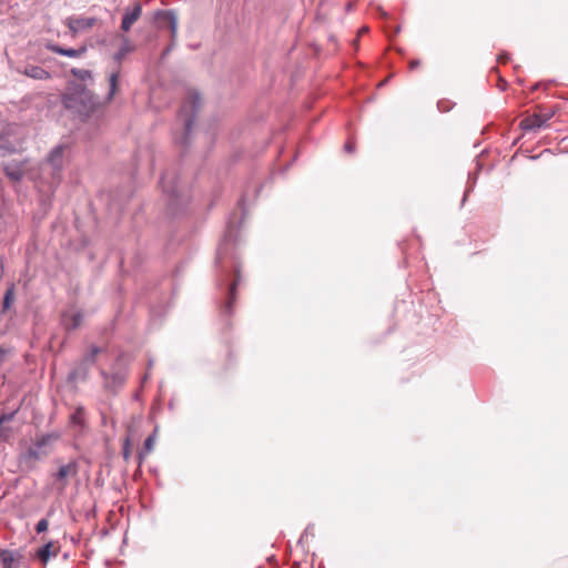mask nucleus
I'll list each match as a JSON object with an SVG mask.
<instances>
[{
  "instance_id": "obj_1",
  "label": "nucleus",
  "mask_w": 568,
  "mask_h": 568,
  "mask_svg": "<svg viewBox=\"0 0 568 568\" xmlns=\"http://www.w3.org/2000/svg\"><path fill=\"white\" fill-rule=\"evenodd\" d=\"M63 104L84 119L94 112L99 102L91 91L82 85H75L63 95Z\"/></svg>"
},
{
  "instance_id": "obj_2",
  "label": "nucleus",
  "mask_w": 568,
  "mask_h": 568,
  "mask_svg": "<svg viewBox=\"0 0 568 568\" xmlns=\"http://www.w3.org/2000/svg\"><path fill=\"white\" fill-rule=\"evenodd\" d=\"M163 192L168 199V205L173 210L175 205L187 201V190L179 180L175 172H166L161 179Z\"/></svg>"
},
{
  "instance_id": "obj_3",
  "label": "nucleus",
  "mask_w": 568,
  "mask_h": 568,
  "mask_svg": "<svg viewBox=\"0 0 568 568\" xmlns=\"http://www.w3.org/2000/svg\"><path fill=\"white\" fill-rule=\"evenodd\" d=\"M152 24L161 36L174 38L176 33V18L168 10L155 11L152 16Z\"/></svg>"
},
{
  "instance_id": "obj_4",
  "label": "nucleus",
  "mask_w": 568,
  "mask_h": 568,
  "mask_svg": "<svg viewBox=\"0 0 568 568\" xmlns=\"http://www.w3.org/2000/svg\"><path fill=\"white\" fill-rule=\"evenodd\" d=\"M200 105H201L200 95L196 92H190L180 110V118L184 122L186 132H190L192 123H193V115L199 110Z\"/></svg>"
},
{
  "instance_id": "obj_5",
  "label": "nucleus",
  "mask_w": 568,
  "mask_h": 568,
  "mask_svg": "<svg viewBox=\"0 0 568 568\" xmlns=\"http://www.w3.org/2000/svg\"><path fill=\"white\" fill-rule=\"evenodd\" d=\"M79 466L74 460L69 462L65 465L59 467L58 471L53 474V478L60 491H63L68 484L69 479L73 478L78 475Z\"/></svg>"
},
{
  "instance_id": "obj_6",
  "label": "nucleus",
  "mask_w": 568,
  "mask_h": 568,
  "mask_svg": "<svg viewBox=\"0 0 568 568\" xmlns=\"http://www.w3.org/2000/svg\"><path fill=\"white\" fill-rule=\"evenodd\" d=\"M554 115V111H540L538 113H534L527 118H525L520 125L525 130H537L542 128Z\"/></svg>"
},
{
  "instance_id": "obj_7",
  "label": "nucleus",
  "mask_w": 568,
  "mask_h": 568,
  "mask_svg": "<svg viewBox=\"0 0 568 568\" xmlns=\"http://www.w3.org/2000/svg\"><path fill=\"white\" fill-rule=\"evenodd\" d=\"M97 22V18L93 17H70L65 20V24L69 27L73 36L80 31L93 28Z\"/></svg>"
},
{
  "instance_id": "obj_8",
  "label": "nucleus",
  "mask_w": 568,
  "mask_h": 568,
  "mask_svg": "<svg viewBox=\"0 0 568 568\" xmlns=\"http://www.w3.org/2000/svg\"><path fill=\"white\" fill-rule=\"evenodd\" d=\"M23 556L20 551L0 550V568H20Z\"/></svg>"
},
{
  "instance_id": "obj_9",
  "label": "nucleus",
  "mask_w": 568,
  "mask_h": 568,
  "mask_svg": "<svg viewBox=\"0 0 568 568\" xmlns=\"http://www.w3.org/2000/svg\"><path fill=\"white\" fill-rule=\"evenodd\" d=\"M60 551V546L58 542L48 541L43 547L37 550L36 558L41 561V564L45 565L50 558L57 557Z\"/></svg>"
},
{
  "instance_id": "obj_10",
  "label": "nucleus",
  "mask_w": 568,
  "mask_h": 568,
  "mask_svg": "<svg viewBox=\"0 0 568 568\" xmlns=\"http://www.w3.org/2000/svg\"><path fill=\"white\" fill-rule=\"evenodd\" d=\"M47 49L51 52H54V53H58L61 55H67L70 58H79V57H82L87 52V47H84V45L80 47L79 49H64L58 44L48 43Z\"/></svg>"
},
{
  "instance_id": "obj_11",
  "label": "nucleus",
  "mask_w": 568,
  "mask_h": 568,
  "mask_svg": "<svg viewBox=\"0 0 568 568\" xmlns=\"http://www.w3.org/2000/svg\"><path fill=\"white\" fill-rule=\"evenodd\" d=\"M64 150L65 146L58 145L50 152L48 156V163L57 171L62 169Z\"/></svg>"
},
{
  "instance_id": "obj_12",
  "label": "nucleus",
  "mask_w": 568,
  "mask_h": 568,
  "mask_svg": "<svg viewBox=\"0 0 568 568\" xmlns=\"http://www.w3.org/2000/svg\"><path fill=\"white\" fill-rule=\"evenodd\" d=\"M83 321V315L80 312L64 313L62 316L63 325L67 329L78 328Z\"/></svg>"
},
{
  "instance_id": "obj_13",
  "label": "nucleus",
  "mask_w": 568,
  "mask_h": 568,
  "mask_svg": "<svg viewBox=\"0 0 568 568\" xmlns=\"http://www.w3.org/2000/svg\"><path fill=\"white\" fill-rule=\"evenodd\" d=\"M22 73L36 80H47L51 78L50 73L45 69L32 64L27 65Z\"/></svg>"
},
{
  "instance_id": "obj_14",
  "label": "nucleus",
  "mask_w": 568,
  "mask_h": 568,
  "mask_svg": "<svg viewBox=\"0 0 568 568\" xmlns=\"http://www.w3.org/2000/svg\"><path fill=\"white\" fill-rule=\"evenodd\" d=\"M140 16L141 6L138 3L131 12L125 13V16L123 17L121 29L125 32L129 31L131 26L139 20Z\"/></svg>"
},
{
  "instance_id": "obj_15",
  "label": "nucleus",
  "mask_w": 568,
  "mask_h": 568,
  "mask_svg": "<svg viewBox=\"0 0 568 568\" xmlns=\"http://www.w3.org/2000/svg\"><path fill=\"white\" fill-rule=\"evenodd\" d=\"M116 40L119 41V50L114 54V59L118 62H121V60L131 51H133V45L130 42V40L123 36H118Z\"/></svg>"
},
{
  "instance_id": "obj_16",
  "label": "nucleus",
  "mask_w": 568,
  "mask_h": 568,
  "mask_svg": "<svg viewBox=\"0 0 568 568\" xmlns=\"http://www.w3.org/2000/svg\"><path fill=\"white\" fill-rule=\"evenodd\" d=\"M4 173L11 181L19 182L24 175V170L21 164L10 163L4 166Z\"/></svg>"
},
{
  "instance_id": "obj_17",
  "label": "nucleus",
  "mask_w": 568,
  "mask_h": 568,
  "mask_svg": "<svg viewBox=\"0 0 568 568\" xmlns=\"http://www.w3.org/2000/svg\"><path fill=\"white\" fill-rule=\"evenodd\" d=\"M13 301H14V284H11L4 293L3 312L7 311L11 306Z\"/></svg>"
},
{
  "instance_id": "obj_18",
  "label": "nucleus",
  "mask_w": 568,
  "mask_h": 568,
  "mask_svg": "<svg viewBox=\"0 0 568 568\" xmlns=\"http://www.w3.org/2000/svg\"><path fill=\"white\" fill-rule=\"evenodd\" d=\"M102 352H103V349H102V348L97 347V346H92V347L90 348V352L84 356V362H85V363H90V364L94 363L95 357H97L100 353H102Z\"/></svg>"
},
{
  "instance_id": "obj_19",
  "label": "nucleus",
  "mask_w": 568,
  "mask_h": 568,
  "mask_svg": "<svg viewBox=\"0 0 568 568\" xmlns=\"http://www.w3.org/2000/svg\"><path fill=\"white\" fill-rule=\"evenodd\" d=\"M118 77H119V74L116 72H113L110 75V79H109V82H110L109 99H111L115 94V92L118 90Z\"/></svg>"
},
{
  "instance_id": "obj_20",
  "label": "nucleus",
  "mask_w": 568,
  "mask_h": 568,
  "mask_svg": "<svg viewBox=\"0 0 568 568\" xmlns=\"http://www.w3.org/2000/svg\"><path fill=\"white\" fill-rule=\"evenodd\" d=\"M84 412L82 408H77L75 412L71 415V422L73 424L81 425L83 423Z\"/></svg>"
},
{
  "instance_id": "obj_21",
  "label": "nucleus",
  "mask_w": 568,
  "mask_h": 568,
  "mask_svg": "<svg viewBox=\"0 0 568 568\" xmlns=\"http://www.w3.org/2000/svg\"><path fill=\"white\" fill-rule=\"evenodd\" d=\"M72 73L73 75H75L77 78H79L80 80H87V79H91V72L89 70H83V69H72Z\"/></svg>"
},
{
  "instance_id": "obj_22",
  "label": "nucleus",
  "mask_w": 568,
  "mask_h": 568,
  "mask_svg": "<svg viewBox=\"0 0 568 568\" xmlns=\"http://www.w3.org/2000/svg\"><path fill=\"white\" fill-rule=\"evenodd\" d=\"M235 288H236V282H234L230 287V298L226 302V310L230 312L232 308L233 303L235 302Z\"/></svg>"
},
{
  "instance_id": "obj_23",
  "label": "nucleus",
  "mask_w": 568,
  "mask_h": 568,
  "mask_svg": "<svg viewBox=\"0 0 568 568\" xmlns=\"http://www.w3.org/2000/svg\"><path fill=\"white\" fill-rule=\"evenodd\" d=\"M49 528V520L47 518H42L38 521V524L36 525V531L38 534H41L45 530H48Z\"/></svg>"
},
{
  "instance_id": "obj_24",
  "label": "nucleus",
  "mask_w": 568,
  "mask_h": 568,
  "mask_svg": "<svg viewBox=\"0 0 568 568\" xmlns=\"http://www.w3.org/2000/svg\"><path fill=\"white\" fill-rule=\"evenodd\" d=\"M131 453H132V448H131L130 437H128V438H125L124 445H123V456H124V458L129 459V457L131 456Z\"/></svg>"
},
{
  "instance_id": "obj_25",
  "label": "nucleus",
  "mask_w": 568,
  "mask_h": 568,
  "mask_svg": "<svg viewBox=\"0 0 568 568\" xmlns=\"http://www.w3.org/2000/svg\"><path fill=\"white\" fill-rule=\"evenodd\" d=\"M9 354V349L4 347H0V366L6 362Z\"/></svg>"
},
{
  "instance_id": "obj_26",
  "label": "nucleus",
  "mask_w": 568,
  "mask_h": 568,
  "mask_svg": "<svg viewBox=\"0 0 568 568\" xmlns=\"http://www.w3.org/2000/svg\"><path fill=\"white\" fill-rule=\"evenodd\" d=\"M153 443H154V437L153 436H149L145 440H144V450H151L152 449V446H153Z\"/></svg>"
},
{
  "instance_id": "obj_27",
  "label": "nucleus",
  "mask_w": 568,
  "mask_h": 568,
  "mask_svg": "<svg viewBox=\"0 0 568 568\" xmlns=\"http://www.w3.org/2000/svg\"><path fill=\"white\" fill-rule=\"evenodd\" d=\"M420 65V61L419 60H412L409 62V68L413 70V69H416Z\"/></svg>"
},
{
  "instance_id": "obj_28",
  "label": "nucleus",
  "mask_w": 568,
  "mask_h": 568,
  "mask_svg": "<svg viewBox=\"0 0 568 568\" xmlns=\"http://www.w3.org/2000/svg\"><path fill=\"white\" fill-rule=\"evenodd\" d=\"M345 149H346L348 152H352V151H353V144H352L351 142L346 143Z\"/></svg>"
},
{
  "instance_id": "obj_29",
  "label": "nucleus",
  "mask_w": 568,
  "mask_h": 568,
  "mask_svg": "<svg viewBox=\"0 0 568 568\" xmlns=\"http://www.w3.org/2000/svg\"><path fill=\"white\" fill-rule=\"evenodd\" d=\"M367 31H368V28L367 27H363V28L359 29L358 33L361 36V34L366 33Z\"/></svg>"
},
{
  "instance_id": "obj_30",
  "label": "nucleus",
  "mask_w": 568,
  "mask_h": 568,
  "mask_svg": "<svg viewBox=\"0 0 568 568\" xmlns=\"http://www.w3.org/2000/svg\"><path fill=\"white\" fill-rule=\"evenodd\" d=\"M138 458H139L140 460H142V453H141V452H138Z\"/></svg>"
},
{
  "instance_id": "obj_31",
  "label": "nucleus",
  "mask_w": 568,
  "mask_h": 568,
  "mask_svg": "<svg viewBox=\"0 0 568 568\" xmlns=\"http://www.w3.org/2000/svg\"><path fill=\"white\" fill-rule=\"evenodd\" d=\"M292 568H298V566H297V565H294Z\"/></svg>"
}]
</instances>
